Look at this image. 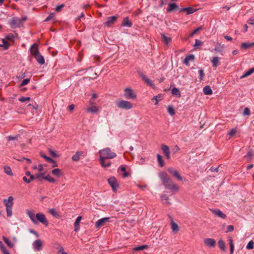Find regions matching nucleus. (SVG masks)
<instances>
[{
    "label": "nucleus",
    "mask_w": 254,
    "mask_h": 254,
    "mask_svg": "<svg viewBox=\"0 0 254 254\" xmlns=\"http://www.w3.org/2000/svg\"><path fill=\"white\" fill-rule=\"evenodd\" d=\"M158 176L163 185L166 189L174 191H178V187L174 183L166 172H161L159 173Z\"/></svg>",
    "instance_id": "nucleus-1"
},
{
    "label": "nucleus",
    "mask_w": 254,
    "mask_h": 254,
    "mask_svg": "<svg viewBox=\"0 0 254 254\" xmlns=\"http://www.w3.org/2000/svg\"><path fill=\"white\" fill-rule=\"evenodd\" d=\"M100 154V161L103 162L104 159H113L117 156L116 153L112 152L110 148L107 147L100 150L99 151Z\"/></svg>",
    "instance_id": "nucleus-2"
},
{
    "label": "nucleus",
    "mask_w": 254,
    "mask_h": 254,
    "mask_svg": "<svg viewBox=\"0 0 254 254\" xmlns=\"http://www.w3.org/2000/svg\"><path fill=\"white\" fill-rule=\"evenodd\" d=\"M116 104L119 108L124 110H129L133 107V105L131 103L123 99L119 100L116 103Z\"/></svg>",
    "instance_id": "nucleus-3"
},
{
    "label": "nucleus",
    "mask_w": 254,
    "mask_h": 254,
    "mask_svg": "<svg viewBox=\"0 0 254 254\" xmlns=\"http://www.w3.org/2000/svg\"><path fill=\"white\" fill-rule=\"evenodd\" d=\"M124 96L127 99L134 100L136 98V95L133 90L130 87H127L124 90Z\"/></svg>",
    "instance_id": "nucleus-4"
},
{
    "label": "nucleus",
    "mask_w": 254,
    "mask_h": 254,
    "mask_svg": "<svg viewBox=\"0 0 254 254\" xmlns=\"http://www.w3.org/2000/svg\"><path fill=\"white\" fill-rule=\"evenodd\" d=\"M8 23L11 28L14 29L22 25V20L17 17H14L9 21Z\"/></svg>",
    "instance_id": "nucleus-5"
},
{
    "label": "nucleus",
    "mask_w": 254,
    "mask_h": 254,
    "mask_svg": "<svg viewBox=\"0 0 254 254\" xmlns=\"http://www.w3.org/2000/svg\"><path fill=\"white\" fill-rule=\"evenodd\" d=\"M36 220H37V224L38 223V222H39L46 226H48L49 224L45 215L43 213H37L36 215Z\"/></svg>",
    "instance_id": "nucleus-6"
},
{
    "label": "nucleus",
    "mask_w": 254,
    "mask_h": 254,
    "mask_svg": "<svg viewBox=\"0 0 254 254\" xmlns=\"http://www.w3.org/2000/svg\"><path fill=\"white\" fill-rule=\"evenodd\" d=\"M109 217H104L98 220L95 224L96 228H99L102 226H104L107 222H109Z\"/></svg>",
    "instance_id": "nucleus-7"
},
{
    "label": "nucleus",
    "mask_w": 254,
    "mask_h": 254,
    "mask_svg": "<svg viewBox=\"0 0 254 254\" xmlns=\"http://www.w3.org/2000/svg\"><path fill=\"white\" fill-rule=\"evenodd\" d=\"M42 242L41 240H35L32 243V248L35 251H40L42 250Z\"/></svg>",
    "instance_id": "nucleus-8"
},
{
    "label": "nucleus",
    "mask_w": 254,
    "mask_h": 254,
    "mask_svg": "<svg viewBox=\"0 0 254 254\" xmlns=\"http://www.w3.org/2000/svg\"><path fill=\"white\" fill-rule=\"evenodd\" d=\"M168 171L172 175L173 177L177 179L178 180H182V177L181 176L178 171L176 170H175L172 168H169L168 169Z\"/></svg>",
    "instance_id": "nucleus-9"
},
{
    "label": "nucleus",
    "mask_w": 254,
    "mask_h": 254,
    "mask_svg": "<svg viewBox=\"0 0 254 254\" xmlns=\"http://www.w3.org/2000/svg\"><path fill=\"white\" fill-rule=\"evenodd\" d=\"M108 181L112 189L115 190L118 187V184L116 179L114 177H112L108 179Z\"/></svg>",
    "instance_id": "nucleus-10"
},
{
    "label": "nucleus",
    "mask_w": 254,
    "mask_h": 254,
    "mask_svg": "<svg viewBox=\"0 0 254 254\" xmlns=\"http://www.w3.org/2000/svg\"><path fill=\"white\" fill-rule=\"evenodd\" d=\"M204 244L209 248H214L216 245V241L212 238H206L204 240Z\"/></svg>",
    "instance_id": "nucleus-11"
},
{
    "label": "nucleus",
    "mask_w": 254,
    "mask_h": 254,
    "mask_svg": "<svg viewBox=\"0 0 254 254\" xmlns=\"http://www.w3.org/2000/svg\"><path fill=\"white\" fill-rule=\"evenodd\" d=\"M161 149L167 159L170 158V150L168 146L165 144L161 145Z\"/></svg>",
    "instance_id": "nucleus-12"
},
{
    "label": "nucleus",
    "mask_w": 254,
    "mask_h": 254,
    "mask_svg": "<svg viewBox=\"0 0 254 254\" xmlns=\"http://www.w3.org/2000/svg\"><path fill=\"white\" fill-rule=\"evenodd\" d=\"M139 76H140L141 79L146 83L147 85H149L153 88H154V84L146 75L143 74L142 73L140 72L139 73Z\"/></svg>",
    "instance_id": "nucleus-13"
},
{
    "label": "nucleus",
    "mask_w": 254,
    "mask_h": 254,
    "mask_svg": "<svg viewBox=\"0 0 254 254\" xmlns=\"http://www.w3.org/2000/svg\"><path fill=\"white\" fill-rule=\"evenodd\" d=\"M31 54L35 57L38 55L40 53L38 50L37 46L36 44H33L30 49Z\"/></svg>",
    "instance_id": "nucleus-14"
},
{
    "label": "nucleus",
    "mask_w": 254,
    "mask_h": 254,
    "mask_svg": "<svg viewBox=\"0 0 254 254\" xmlns=\"http://www.w3.org/2000/svg\"><path fill=\"white\" fill-rule=\"evenodd\" d=\"M179 8V6L176 3H169L168 7L166 9L167 12L175 11Z\"/></svg>",
    "instance_id": "nucleus-15"
},
{
    "label": "nucleus",
    "mask_w": 254,
    "mask_h": 254,
    "mask_svg": "<svg viewBox=\"0 0 254 254\" xmlns=\"http://www.w3.org/2000/svg\"><path fill=\"white\" fill-rule=\"evenodd\" d=\"M117 17L116 16H110L108 18L107 20L105 22V25L108 27L110 26L116 20Z\"/></svg>",
    "instance_id": "nucleus-16"
},
{
    "label": "nucleus",
    "mask_w": 254,
    "mask_h": 254,
    "mask_svg": "<svg viewBox=\"0 0 254 254\" xmlns=\"http://www.w3.org/2000/svg\"><path fill=\"white\" fill-rule=\"evenodd\" d=\"M13 198L12 196H9L7 199H4L3 202L6 207H12L13 205Z\"/></svg>",
    "instance_id": "nucleus-17"
},
{
    "label": "nucleus",
    "mask_w": 254,
    "mask_h": 254,
    "mask_svg": "<svg viewBox=\"0 0 254 254\" xmlns=\"http://www.w3.org/2000/svg\"><path fill=\"white\" fill-rule=\"evenodd\" d=\"M27 214L30 218L31 221L35 224H37V220H36V216H35L34 213L30 211V210H27Z\"/></svg>",
    "instance_id": "nucleus-18"
},
{
    "label": "nucleus",
    "mask_w": 254,
    "mask_h": 254,
    "mask_svg": "<svg viewBox=\"0 0 254 254\" xmlns=\"http://www.w3.org/2000/svg\"><path fill=\"white\" fill-rule=\"evenodd\" d=\"M195 11V10L194 9L191 7H185V8H181L180 10V12L186 11L188 15L193 13Z\"/></svg>",
    "instance_id": "nucleus-19"
},
{
    "label": "nucleus",
    "mask_w": 254,
    "mask_h": 254,
    "mask_svg": "<svg viewBox=\"0 0 254 254\" xmlns=\"http://www.w3.org/2000/svg\"><path fill=\"white\" fill-rule=\"evenodd\" d=\"M83 152L82 151H77L75 154L72 157V159L74 161H77L79 160L80 156L83 155Z\"/></svg>",
    "instance_id": "nucleus-20"
},
{
    "label": "nucleus",
    "mask_w": 254,
    "mask_h": 254,
    "mask_svg": "<svg viewBox=\"0 0 254 254\" xmlns=\"http://www.w3.org/2000/svg\"><path fill=\"white\" fill-rule=\"evenodd\" d=\"M212 212L214 214L221 218L225 219L226 217V215L224 213H223L222 211H221L220 210H212Z\"/></svg>",
    "instance_id": "nucleus-21"
},
{
    "label": "nucleus",
    "mask_w": 254,
    "mask_h": 254,
    "mask_svg": "<svg viewBox=\"0 0 254 254\" xmlns=\"http://www.w3.org/2000/svg\"><path fill=\"white\" fill-rule=\"evenodd\" d=\"M34 58L40 64L43 65L45 64V59L40 53Z\"/></svg>",
    "instance_id": "nucleus-22"
},
{
    "label": "nucleus",
    "mask_w": 254,
    "mask_h": 254,
    "mask_svg": "<svg viewBox=\"0 0 254 254\" xmlns=\"http://www.w3.org/2000/svg\"><path fill=\"white\" fill-rule=\"evenodd\" d=\"M194 60V56L193 55H189L186 57L184 63L187 65H189V61H193Z\"/></svg>",
    "instance_id": "nucleus-23"
},
{
    "label": "nucleus",
    "mask_w": 254,
    "mask_h": 254,
    "mask_svg": "<svg viewBox=\"0 0 254 254\" xmlns=\"http://www.w3.org/2000/svg\"><path fill=\"white\" fill-rule=\"evenodd\" d=\"M86 111L89 113H97L99 111V109L97 106H92L86 109Z\"/></svg>",
    "instance_id": "nucleus-24"
},
{
    "label": "nucleus",
    "mask_w": 254,
    "mask_h": 254,
    "mask_svg": "<svg viewBox=\"0 0 254 254\" xmlns=\"http://www.w3.org/2000/svg\"><path fill=\"white\" fill-rule=\"evenodd\" d=\"M132 23L129 20L128 18L127 17H126L124 19L122 23L123 26L130 27L132 26Z\"/></svg>",
    "instance_id": "nucleus-25"
},
{
    "label": "nucleus",
    "mask_w": 254,
    "mask_h": 254,
    "mask_svg": "<svg viewBox=\"0 0 254 254\" xmlns=\"http://www.w3.org/2000/svg\"><path fill=\"white\" fill-rule=\"evenodd\" d=\"M205 95H209L212 94V90L209 86H205L203 89Z\"/></svg>",
    "instance_id": "nucleus-26"
},
{
    "label": "nucleus",
    "mask_w": 254,
    "mask_h": 254,
    "mask_svg": "<svg viewBox=\"0 0 254 254\" xmlns=\"http://www.w3.org/2000/svg\"><path fill=\"white\" fill-rule=\"evenodd\" d=\"M52 173L54 176H55L57 177H59L61 176H63V173L62 172V171L60 169H58V168L53 169L52 171Z\"/></svg>",
    "instance_id": "nucleus-27"
},
{
    "label": "nucleus",
    "mask_w": 254,
    "mask_h": 254,
    "mask_svg": "<svg viewBox=\"0 0 254 254\" xmlns=\"http://www.w3.org/2000/svg\"><path fill=\"white\" fill-rule=\"evenodd\" d=\"M254 46V42L253 43H242L241 48L244 49L250 48Z\"/></svg>",
    "instance_id": "nucleus-28"
},
{
    "label": "nucleus",
    "mask_w": 254,
    "mask_h": 254,
    "mask_svg": "<svg viewBox=\"0 0 254 254\" xmlns=\"http://www.w3.org/2000/svg\"><path fill=\"white\" fill-rule=\"evenodd\" d=\"M171 228L174 233H177L179 230L178 225L173 220L171 222Z\"/></svg>",
    "instance_id": "nucleus-29"
},
{
    "label": "nucleus",
    "mask_w": 254,
    "mask_h": 254,
    "mask_svg": "<svg viewBox=\"0 0 254 254\" xmlns=\"http://www.w3.org/2000/svg\"><path fill=\"white\" fill-rule=\"evenodd\" d=\"M254 72V67L251 68L249 69L247 71H246L245 74L242 75L240 77L241 79H243L245 78L250 75H251Z\"/></svg>",
    "instance_id": "nucleus-30"
},
{
    "label": "nucleus",
    "mask_w": 254,
    "mask_h": 254,
    "mask_svg": "<svg viewBox=\"0 0 254 254\" xmlns=\"http://www.w3.org/2000/svg\"><path fill=\"white\" fill-rule=\"evenodd\" d=\"M157 159L160 167H162L164 166V163L162 157L159 154H157Z\"/></svg>",
    "instance_id": "nucleus-31"
},
{
    "label": "nucleus",
    "mask_w": 254,
    "mask_h": 254,
    "mask_svg": "<svg viewBox=\"0 0 254 254\" xmlns=\"http://www.w3.org/2000/svg\"><path fill=\"white\" fill-rule=\"evenodd\" d=\"M0 249L3 254H10L8 251L6 250L4 245L1 241H0Z\"/></svg>",
    "instance_id": "nucleus-32"
},
{
    "label": "nucleus",
    "mask_w": 254,
    "mask_h": 254,
    "mask_svg": "<svg viewBox=\"0 0 254 254\" xmlns=\"http://www.w3.org/2000/svg\"><path fill=\"white\" fill-rule=\"evenodd\" d=\"M218 246H219V248L221 250H222L223 251L225 250V249H226L225 244L222 240H221V239L219 240L218 242Z\"/></svg>",
    "instance_id": "nucleus-33"
},
{
    "label": "nucleus",
    "mask_w": 254,
    "mask_h": 254,
    "mask_svg": "<svg viewBox=\"0 0 254 254\" xmlns=\"http://www.w3.org/2000/svg\"><path fill=\"white\" fill-rule=\"evenodd\" d=\"M172 93L173 95H176L178 97H181V92L179 91V90L176 87H174L172 89Z\"/></svg>",
    "instance_id": "nucleus-34"
},
{
    "label": "nucleus",
    "mask_w": 254,
    "mask_h": 254,
    "mask_svg": "<svg viewBox=\"0 0 254 254\" xmlns=\"http://www.w3.org/2000/svg\"><path fill=\"white\" fill-rule=\"evenodd\" d=\"M211 63L213 67H217L218 65V58L217 57H213L211 60Z\"/></svg>",
    "instance_id": "nucleus-35"
},
{
    "label": "nucleus",
    "mask_w": 254,
    "mask_h": 254,
    "mask_svg": "<svg viewBox=\"0 0 254 254\" xmlns=\"http://www.w3.org/2000/svg\"><path fill=\"white\" fill-rule=\"evenodd\" d=\"M4 172L5 173H6V174H7L9 176L13 175V173L11 171V169L10 167H9L8 166H4Z\"/></svg>",
    "instance_id": "nucleus-36"
},
{
    "label": "nucleus",
    "mask_w": 254,
    "mask_h": 254,
    "mask_svg": "<svg viewBox=\"0 0 254 254\" xmlns=\"http://www.w3.org/2000/svg\"><path fill=\"white\" fill-rule=\"evenodd\" d=\"M43 179L52 183H54L56 182V180L49 175L46 176H43Z\"/></svg>",
    "instance_id": "nucleus-37"
},
{
    "label": "nucleus",
    "mask_w": 254,
    "mask_h": 254,
    "mask_svg": "<svg viewBox=\"0 0 254 254\" xmlns=\"http://www.w3.org/2000/svg\"><path fill=\"white\" fill-rule=\"evenodd\" d=\"M224 48V45H221L219 44L217 46H216L213 51H215L219 53H222L223 51V49Z\"/></svg>",
    "instance_id": "nucleus-38"
},
{
    "label": "nucleus",
    "mask_w": 254,
    "mask_h": 254,
    "mask_svg": "<svg viewBox=\"0 0 254 254\" xmlns=\"http://www.w3.org/2000/svg\"><path fill=\"white\" fill-rule=\"evenodd\" d=\"M3 241L7 244V245L10 247V248H13L14 246V245L10 241L8 240L7 238H5L4 237H3Z\"/></svg>",
    "instance_id": "nucleus-39"
},
{
    "label": "nucleus",
    "mask_w": 254,
    "mask_h": 254,
    "mask_svg": "<svg viewBox=\"0 0 254 254\" xmlns=\"http://www.w3.org/2000/svg\"><path fill=\"white\" fill-rule=\"evenodd\" d=\"M106 160V159L103 158V162H102L101 161H100V163L101 164V166L103 168L108 167H109L111 165V162L109 161V162L106 163V161H105Z\"/></svg>",
    "instance_id": "nucleus-40"
},
{
    "label": "nucleus",
    "mask_w": 254,
    "mask_h": 254,
    "mask_svg": "<svg viewBox=\"0 0 254 254\" xmlns=\"http://www.w3.org/2000/svg\"><path fill=\"white\" fill-rule=\"evenodd\" d=\"M161 36H162V39L163 41L166 44H167L171 41L170 38L167 37L166 36H165L163 34H161Z\"/></svg>",
    "instance_id": "nucleus-41"
},
{
    "label": "nucleus",
    "mask_w": 254,
    "mask_h": 254,
    "mask_svg": "<svg viewBox=\"0 0 254 254\" xmlns=\"http://www.w3.org/2000/svg\"><path fill=\"white\" fill-rule=\"evenodd\" d=\"M146 247H147V246H146V245H142V246H138V247H134L133 248V251L135 252V251L142 250Z\"/></svg>",
    "instance_id": "nucleus-42"
},
{
    "label": "nucleus",
    "mask_w": 254,
    "mask_h": 254,
    "mask_svg": "<svg viewBox=\"0 0 254 254\" xmlns=\"http://www.w3.org/2000/svg\"><path fill=\"white\" fill-rule=\"evenodd\" d=\"M2 42L3 43V47L4 50H7L9 46V44L7 41H6L5 39H2Z\"/></svg>",
    "instance_id": "nucleus-43"
},
{
    "label": "nucleus",
    "mask_w": 254,
    "mask_h": 254,
    "mask_svg": "<svg viewBox=\"0 0 254 254\" xmlns=\"http://www.w3.org/2000/svg\"><path fill=\"white\" fill-rule=\"evenodd\" d=\"M229 244L230 246V254H232L234 251V245L233 244V242L232 240L230 239Z\"/></svg>",
    "instance_id": "nucleus-44"
},
{
    "label": "nucleus",
    "mask_w": 254,
    "mask_h": 254,
    "mask_svg": "<svg viewBox=\"0 0 254 254\" xmlns=\"http://www.w3.org/2000/svg\"><path fill=\"white\" fill-rule=\"evenodd\" d=\"M7 217H11L12 215V207H6Z\"/></svg>",
    "instance_id": "nucleus-45"
},
{
    "label": "nucleus",
    "mask_w": 254,
    "mask_h": 254,
    "mask_svg": "<svg viewBox=\"0 0 254 254\" xmlns=\"http://www.w3.org/2000/svg\"><path fill=\"white\" fill-rule=\"evenodd\" d=\"M30 100V98L29 97H23L22 96L19 98V101L21 102H24L26 101H29Z\"/></svg>",
    "instance_id": "nucleus-46"
},
{
    "label": "nucleus",
    "mask_w": 254,
    "mask_h": 254,
    "mask_svg": "<svg viewBox=\"0 0 254 254\" xmlns=\"http://www.w3.org/2000/svg\"><path fill=\"white\" fill-rule=\"evenodd\" d=\"M168 112L171 116L175 115V112L174 108L172 106H169L168 108Z\"/></svg>",
    "instance_id": "nucleus-47"
},
{
    "label": "nucleus",
    "mask_w": 254,
    "mask_h": 254,
    "mask_svg": "<svg viewBox=\"0 0 254 254\" xmlns=\"http://www.w3.org/2000/svg\"><path fill=\"white\" fill-rule=\"evenodd\" d=\"M202 29V27H199L197 28H196L194 30H193L192 33L190 34V36L192 37L193 36L194 34H195L196 33H197L198 32H199L200 30H201V29Z\"/></svg>",
    "instance_id": "nucleus-48"
},
{
    "label": "nucleus",
    "mask_w": 254,
    "mask_h": 254,
    "mask_svg": "<svg viewBox=\"0 0 254 254\" xmlns=\"http://www.w3.org/2000/svg\"><path fill=\"white\" fill-rule=\"evenodd\" d=\"M254 243L253 242V241H250L248 243V245H247V246L246 247V248L247 249H249V250L250 249H253L254 248Z\"/></svg>",
    "instance_id": "nucleus-49"
},
{
    "label": "nucleus",
    "mask_w": 254,
    "mask_h": 254,
    "mask_svg": "<svg viewBox=\"0 0 254 254\" xmlns=\"http://www.w3.org/2000/svg\"><path fill=\"white\" fill-rule=\"evenodd\" d=\"M48 150H49V152L50 155L52 157H58V155H57V154L54 150H53L51 148H49Z\"/></svg>",
    "instance_id": "nucleus-50"
},
{
    "label": "nucleus",
    "mask_w": 254,
    "mask_h": 254,
    "mask_svg": "<svg viewBox=\"0 0 254 254\" xmlns=\"http://www.w3.org/2000/svg\"><path fill=\"white\" fill-rule=\"evenodd\" d=\"M81 218H82V217L80 216H79L77 217V218H76V219L74 223V226H77L79 225V223L80 222Z\"/></svg>",
    "instance_id": "nucleus-51"
},
{
    "label": "nucleus",
    "mask_w": 254,
    "mask_h": 254,
    "mask_svg": "<svg viewBox=\"0 0 254 254\" xmlns=\"http://www.w3.org/2000/svg\"><path fill=\"white\" fill-rule=\"evenodd\" d=\"M29 81H30V78L24 79V80H22V81L20 83V86H24V85L27 84L29 82Z\"/></svg>",
    "instance_id": "nucleus-52"
},
{
    "label": "nucleus",
    "mask_w": 254,
    "mask_h": 254,
    "mask_svg": "<svg viewBox=\"0 0 254 254\" xmlns=\"http://www.w3.org/2000/svg\"><path fill=\"white\" fill-rule=\"evenodd\" d=\"M243 114L244 116H249L250 115V109L248 108H245Z\"/></svg>",
    "instance_id": "nucleus-53"
},
{
    "label": "nucleus",
    "mask_w": 254,
    "mask_h": 254,
    "mask_svg": "<svg viewBox=\"0 0 254 254\" xmlns=\"http://www.w3.org/2000/svg\"><path fill=\"white\" fill-rule=\"evenodd\" d=\"M64 6V4H62L60 5H57L55 8V11L57 12H59L61 11L62 8Z\"/></svg>",
    "instance_id": "nucleus-54"
},
{
    "label": "nucleus",
    "mask_w": 254,
    "mask_h": 254,
    "mask_svg": "<svg viewBox=\"0 0 254 254\" xmlns=\"http://www.w3.org/2000/svg\"><path fill=\"white\" fill-rule=\"evenodd\" d=\"M199 74V79L200 80L202 79L203 76H204V73L203 70L202 69H200L198 71Z\"/></svg>",
    "instance_id": "nucleus-55"
},
{
    "label": "nucleus",
    "mask_w": 254,
    "mask_h": 254,
    "mask_svg": "<svg viewBox=\"0 0 254 254\" xmlns=\"http://www.w3.org/2000/svg\"><path fill=\"white\" fill-rule=\"evenodd\" d=\"M180 150V148L179 147L176 145L174 146V147L172 149V152L174 154L176 153L177 152H178Z\"/></svg>",
    "instance_id": "nucleus-56"
},
{
    "label": "nucleus",
    "mask_w": 254,
    "mask_h": 254,
    "mask_svg": "<svg viewBox=\"0 0 254 254\" xmlns=\"http://www.w3.org/2000/svg\"><path fill=\"white\" fill-rule=\"evenodd\" d=\"M234 226L233 225H229L227 227V230L226 231V233L232 232L234 230Z\"/></svg>",
    "instance_id": "nucleus-57"
},
{
    "label": "nucleus",
    "mask_w": 254,
    "mask_h": 254,
    "mask_svg": "<svg viewBox=\"0 0 254 254\" xmlns=\"http://www.w3.org/2000/svg\"><path fill=\"white\" fill-rule=\"evenodd\" d=\"M45 159L49 163H55V161L49 157H45Z\"/></svg>",
    "instance_id": "nucleus-58"
},
{
    "label": "nucleus",
    "mask_w": 254,
    "mask_h": 254,
    "mask_svg": "<svg viewBox=\"0 0 254 254\" xmlns=\"http://www.w3.org/2000/svg\"><path fill=\"white\" fill-rule=\"evenodd\" d=\"M43 176H45V173H38L36 175V179H39L40 178H41V177H42L43 178Z\"/></svg>",
    "instance_id": "nucleus-59"
},
{
    "label": "nucleus",
    "mask_w": 254,
    "mask_h": 254,
    "mask_svg": "<svg viewBox=\"0 0 254 254\" xmlns=\"http://www.w3.org/2000/svg\"><path fill=\"white\" fill-rule=\"evenodd\" d=\"M236 130L234 128H232V129H231L230 132L228 133V134L230 136H232L233 135H234L236 133Z\"/></svg>",
    "instance_id": "nucleus-60"
},
{
    "label": "nucleus",
    "mask_w": 254,
    "mask_h": 254,
    "mask_svg": "<svg viewBox=\"0 0 254 254\" xmlns=\"http://www.w3.org/2000/svg\"><path fill=\"white\" fill-rule=\"evenodd\" d=\"M49 212L53 216H56L57 214V212L54 208L50 209Z\"/></svg>",
    "instance_id": "nucleus-61"
},
{
    "label": "nucleus",
    "mask_w": 254,
    "mask_h": 254,
    "mask_svg": "<svg viewBox=\"0 0 254 254\" xmlns=\"http://www.w3.org/2000/svg\"><path fill=\"white\" fill-rule=\"evenodd\" d=\"M202 44V42L201 41L196 39L195 41L194 46H200Z\"/></svg>",
    "instance_id": "nucleus-62"
},
{
    "label": "nucleus",
    "mask_w": 254,
    "mask_h": 254,
    "mask_svg": "<svg viewBox=\"0 0 254 254\" xmlns=\"http://www.w3.org/2000/svg\"><path fill=\"white\" fill-rule=\"evenodd\" d=\"M54 14L53 13L50 14L45 20V21L47 22L51 19L53 17H54Z\"/></svg>",
    "instance_id": "nucleus-63"
},
{
    "label": "nucleus",
    "mask_w": 254,
    "mask_h": 254,
    "mask_svg": "<svg viewBox=\"0 0 254 254\" xmlns=\"http://www.w3.org/2000/svg\"><path fill=\"white\" fill-rule=\"evenodd\" d=\"M161 200H168L169 198H168V196L167 195H166V194H162L161 195Z\"/></svg>",
    "instance_id": "nucleus-64"
}]
</instances>
